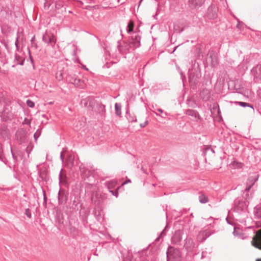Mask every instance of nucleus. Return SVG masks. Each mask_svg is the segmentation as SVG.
<instances>
[{
  "instance_id": "64",
  "label": "nucleus",
  "mask_w": 261,
  "mask_h": 261,
  "mask_svg": "<svg viewBox=\"0 0 261 261\" xmlns=\"http://www.w3.org/2000/svg\"><path fill=\"white\" fill-rule=\"evenodd\" d=\"M165 115H166V116H167V113H165Z\"/></svg>"
},
{
  "instance_id": "26",
  "label": "nucleus",
  "mask_w": 261,
  "mask_h": 261,
  "mask_svg": "<svg viewBox=\"0 0 261 261\" xmlns=\"http://www.w3.org/2000/svg\"><path fill=\"white\" fill-rule=\"evenodd\" d=\"M106 184L108 189L110 191L112 190L111 189L115 187L116 182L115 181H110L107 182Z\"/></svg>"
},
{
  "instance_id": "36",
  "label": "nucleus",
  "mask_w": 261,
  "mask_h": 261,
  "mask_svg": "<svg viewBox=\"0 0 261 261\" xmlns=\"http://www.w3.org/2000/svg\"><path fill=\"white\" fill-rule=\"evenodd\" d=\"M31 119H28L27 118H25L23 122H22V124L23 125H30L31 124Z\"/></svg>"
},
{
  "instance_id": "45",
  "label": "nucleus",
  "mask_w": 261,
  "mask_h": 261,
  "mask_svg": "<svg viewBox=\"0 0 261 261\" xmlns=\"http://www.w3.org/2000/svg\"><path fill=\"white\" fill-rule=\"evenodd\" d=\"M233 234L234 236H237L238 235V232L236 230V228L235 227H234V230L233 231Z\"/></svg>"
},
{
  "instance_id": "19",
  "label": "nucleus",
  "mask_w": 261,
  "mask_h": 261,
  "mask_svg": "<svg viewBox=\"0 0 261 261\" xmlns=\"http://www.w3.org/2000/svg\"><path fill=\"white\" fill-rule=\"evenodd\" d=\"M95 105L96 106L95 111L101 116H103L106 113L105 106L100 102H96Z\"/></svg>"
},
{
  "instance_id": "53",
  "label": "nucleus",
  "mask_w": 261,
  "mask_h": 261,
  "mask_svg": "<svg viewBox=\"0 0 261 261\" xmlns=\"http://www.w3.org/2000/svg\"><path fill=\"white\" fill-rule=\"evenodd\" d=\"M157 111L160 112L161 113H163L164 112V111L161 109H158Z\"/></svg>"
},
{
  "instance_id": "61",
  "label": "nucleus",
  "mask_w": 261,
  "mask_h": 261,
  "mask_svg": "<svg viewBox=\"0 0 261 261\" xmlns=\"http://www.w3.org/2000/svg\"><path fill=\"white\" fill-rule=\"evenodd\" d=\"M191 217H193V214H191Z\"/></svg>"
},
{
  "instance_id": "30",
  "label": "nucleus",
  "mask_w": 261,
  "mask_h": 261,
  "mask_svg": "<svg viewBox=\"0 0 261 261\" xmlns=\"http://www.w3.org/2000/svg\"><path fill=\"white\" fill-rule=\"evenodd\" d=\"M2 153H3V150H2V148L0 147V161H2L6 165H7L8 161L6 160L5 158L3 156Z\"/></svg>"
},
{
  "instance_id": "44",
  "label": "nucleus",
  "mask_w": 261,
  "mask_h": 261,
  "mask_svg": "<svg viewBox=\"0 0 261 261\" xmlns=\"http://www.w3.org/2000/svg\"><path fill=\"white\" fill-rule=\"evenodd\" d=\"M15 45L17 49H18V36L16 38V41L15 42Z\"/></svg>"
},
{
  "instance_id": "10",
  "label": "nucleus",
  "mask_w": 261,
  "mask_h": 261,
  "mask_svg": "<svg viewBox=\"0 0 261 261\" xmlns=\"http://www.w3.org/2000/svg\"><path fill=\"white\" fill-rule=\"evenodd\" d=\"M79 170L84 180L88 179L91 177L93 178V171L92 170H89L85 167H82V165L79 166Z\"/></svg>"
},
{
  "instance_id": "37",
  "label": "nucleus",
  "mask_w": 261,
  "mask_h": 261,
  "mask_svg": "<svg viewBox=\"0 0 261 261\" xmlns=\"http://www.w3.org/2000/svg\"><path fill=\"white\" fill-rule=\"evenodd\" d=\"M25 214L29 218H31V217H32V214H31V211L29 208L25 209Z\"/></svg>"
},
{
  "instance_id": "50",
  "label": "nucleus",
  "mask_w": 261,
  "mask_h": 261,
  "mask_svg": "<svg viewBox=\"0 0 261 261\" xmlns=\"http://www.w3.org/2000/svg\"><path fill=\"white\" fill-rule=\"evenodd\" d=\"M43 198H44V201H46V199H47V197L45 195V191H43Z\"/></svg>"
},
{
  "instance_id": "11",
  "label": "nucleus",
  "mask_w": 261,
  "mask_h": 261,
  "mask_svg": "<svg viewBox=\"0 0 261 261\" xmlns=\"http://www.w3.org/2000/svg\"><path fill=\"white\" fill-rule=\"evenodd\" d=\"M189 81L191 85H196L198 82L199 79V74L197 72H195L193 70H189Z\"/></svg>"
},
{
  "instance_id": "25",
  "label": "nucleus",
  "mask_w": 261,
  "mask_h": 261,
  "mask_svg": "<svg viewBox=\"0 0 261 261\" xmlns=\"http://www.w3.org/2000/svg\"><path fill=\"white\" fill-rule=\"evenodd\" d=\"M126 117L129 122H134L137 121V118L136 116L128 113V111L126 112Z\"/></svg>"
},
{
  "instance_id": "9",
  "label": "nucleus",
  "mask_w": 261,
  "mask_h": 261,
  "mask_svg": "<svg viewBox=\"0 0 261 261\" xmlns=\"http://www.w3.org/2000/svg\"><path fill=\"white\" fill-rule=\"evenodd\" d=\"M218 8L213 5H210L206 13V16L210 20H215L218 17Z\"/></svg>"
},
{
  "instance_id": "13",
  "label": "nucleus",
  "mask_w": 261,
  "mask_h": 261,
  "mask_svg": "<svg viewBox=\"0 0 261 261\" xmlns=\"http://www.w3.org/2000/svg\"><path fill=\"white\" fill-rule=\"evenodd\" d=\"M205 0H188V5L192 10H197L202 6Z\"/></svg>"
},
{
  "instance_id": "22",
  "label": "nucleus",
  "mask_w": 261,
  "mask_h": 261,
  "mask_svg": "<svg viewBox=\"0 0 261 261\" xmlns=\"http://www.w3.org/2000/svg\"><path fill=\"white\" fill-rule=\"evenodd\" d=\"M185 243L184 244V247L188 251H191L194 247V244L193 240L191 239H185Z\"/></svg>"
},
{
  "instance_id": "3",
  "label": "nucleus",
  "mask_w": 261,
  "mask_h": 261,
  "mask_svg": "<svg viewBox=\"0 0 261 261\" xmlns=\"http://www.w3.org/2000/svg\"><path fill=\"white\" fill-rule=\"evenodd\" d=\"M72 67H69L66 70H58L56 74V79L60 81L65 79L67 82L74 85L76 87L83 88V81L77 77L75 74L72 72Z\"/></svg>"
},
{
  "instance_id": "38",
  "label": "nucleus",
  "mask_w": 261,
  "mask_h": 261,
  "mask_svg": "<svg viewBox=\"0 0 261 261\" xmlns=\"http://www.w3.org/2000/svg\"><path fill=\"white\" fill-rule=\"evenodd\" d=\"M66 151V149L63 148L62 151L60 153V159L63 163H64V156H63V153L64 152Z\"/></svg>"
},
{
  "instance_id": "32",
  "label": "nucleus",
  "mask_w": 261,
  "mask_h": 261,
  "mask_svg": "<svg viewBox=\"0 0 261 261\" xmlns=\"http://www.w3.org/2000/svg\"><path fill=\"white\" fill-rule=\"evenodd\" d=\"M232 166L235 168H241L242 167L243 165L241 163H239L237 161H234L232 163Z\"/></svg>"
},
{
  "instance_id": "24",
  "label": "nucleus",
  "mask_w": 261,
  "mask_h": 261,
  "mask_svg": "<svg viewBox=\"0 0 261 261\" xmlns=\"http://www.w3.org/2000/svg\"><path fill=\"white\" fill-rule=\"evenodd\" d=\"M235 103L238 104L240 106L242 107H249L252 110V111H254V108L253 105L249 103L243 101H236Z\"/></svg>"
},
{
  "instance_id": "28",
  "label": "nucleus",
  "mask_w": 261,
  "mask_h": 261,
  "mask_svg": "<svg viewBox=\"0 0 261 261\" xmlns=\"http://www.w3.org/2000/svg\"><path fill=\"white\" fill-rule=\"evenodd\" d=\"M11 153L12 154L13 162L14 164H16L17 162L18 158L17 155H16L15 153L13 151L12 147H11Z\"/></svg>"
},
{
  "instance_id": "31",
  "label": "nucleus",
  "mask_w": 261,
  "mask_h": 261,
  "mask_svg": "<svg viewBox=\"0 0 261 261\" xmlns=\"http://www.w3.org/2000/svg\"><path fill=\"white\" fill-rule=\"evenodd\" d=\"M176 69L179 72V74H180L181 78L182 81L184 82V79H186V76L184 75L182 71H181V70L180 69V68L178 65H176Z\"/></svg>"
},
{
  "instance_id": "52",
  "label": "nucleus",
  "mask_w": 261,
  "mask_h": 261,
  "mask_svg": "<svg viewBox=\"0 0 261 261\" xmlns=\"http://www.w3.org/2000/svg\"><path fill=\"white\" fill-rule=\"evenodd\" d=\"M226 220L228 224L232 225V223L230 222V221L228 220L227 218H226Z\"/></svg>"
},
{
  "instance_id": "29",
  "label": "nucleus",
  "mask_w": 261,
  "mask_h": 261,
  "mask_svg": "<svg viewBox=\"0 0 261 261\" xmlns=\"http://www.w3.org/2000/svg\"><path fill=\"white\" fill-rule=\"evenodd\" d=\"M41 134V129H37L36 132L34 134V138L35 141L37 140V139L40 137V135Z\"/></svg>"
},
{
  "instance_id": "46",
  "label": "nucleus",
  "mask_w": 261,
  "mask_h": 261,
  "mask_svg": "<svg viewBox=\"0 0 261 261\" xmlns=\"http://www.w3.org/2000/svg\"><path fill=\"white\" fill-rule=\"evenodd\" d=\"M205 254H206V252L202 251L201 254V258H204L206 257Z\"/></svg>"
},
{
  "instance_id": "16",
  "label": "nucleus",
  "mask_w": 261,
  "mask_h": 261,
  "mask_svg": "<svg viewBox=\"0 0 261 261\" xmlns=\"http://www.w3.org/2000/svg\"><path fill=\"white\" fill-rule=\"evenodd\" d=\"M185 113L187 115L193 117L194 119L193 120L194 121H198V120H201L202 119L198 112L196 110L188 109L186 111Z\"/></svg>"
},
{
  "instance_id": "1",
  "label": "nucleus",
  "mask_w": 261,
  "mask_h": 261,
  "mask_svg": "<svg viewBox=\"0 0 261 261\" xmlns=\"http://www.w3.org/2000/svg\"><path fill=\"white\" fill-rule=\"evenodd\" d=\"M258 177L255 176L249 177L246 182V187L243 191L244 195L236 198L233 202V210L239 214H245L247 212L248 205V200L252 197L254 190L251 188L257 180Z\"/></svg>"
},
{
  "instance_id": "40",
  "label": "nucleus",
  "mask_w": 261,
  "mask_h": 261,
  "mask_svg": "<svg viewBox=\"0 0 261 261\" xmlns=\"http://www.w3.org/2000/svg\"><path fill=\"white\" fill-rule=\"evenodd\" d=\"M110 192H111L113 195L115 196L116 197H118V191L116 190L114 191L113 190H110Z\"/></svg>"
},
{
  "instance_id": "4",
  "label": "nucleus",
  "mask_w": 261,
  "mask_h": 261,
  "mask_svg": "<svg viewBox=\"0 0 261 261\" xmlns=\"http://www.w3.org/2000/svg\"><path fill=\"white\" fill-rule=\"evenodd\" d=\"M181 253L178 249L169 246L166 251L167 261H180Z\"/></svg>"
},
{
  "instance_id": "33",
  "label": "nucleus",
  "mask_w": 261,
  "mask_h": 261,
  "mask_svg": "<svg viewBox=\"0 0 261 261\" xmlns=\"http://www.w3.org/2000/svg\"><path fill=\"white\" fill-rule=\"evenodd\" d=\"M169 228L168 225H167L164 229L162 230V231L161 232L160 236L162 237H163L165 236L166 234V232L168 231Z\"/></svg>"
},
{
  "instance_id": "60",
  "label": "nucleus",
  "mask_w": 261,
  "mask_h": 261,
  "mask_svg": "<svg viewBox=\"0 0 261 261\" xmlns=\"http://www.w3.org/2000/svg\"><path fill=\"white\" fill-rule=\"evenodd\" d=\"M156 14H155V15H153V17H154V18H156Z\"/></svg>"
},
{
  "instance_id": "42",
  "label": "nucleus",
  "mask_w": 261,
  "mask_h": 261,
  "mask_svg": "<svg viewBox=\"0 0 261 261\" xmlns=\"http://www.w3.org/2000/svg\"><path fill=\"white\" fill-rule=\"evenodd\" d=\"M148 124V121H146L144 123H142L140 124V126L141 127L143 128L146 126V125Z\"/></svg>"
},
{
  "instance_id": "15",
  "label": "nucleus",
  "mask_w": 261,
  "mask_h": 261,
  "mask_svg": "<svg viewBox=\"0 0 261 261\" xmlns=\"http://www.w3.org/2000/svg\"><path fill=\"white\" fill-rule=\"evenodd\" d=\"M207 56L211 59L212 66L213 67L216 66L218 64V59L217 53L213 50L210 51L207 54Z\"/></svg>"
},
{
  "instance_id": "51",
  "label": "nucleus",
  "mask_w": 261,
  "mask_h": 261,
  "mask_svg": "<svg viewBox=\"0 0 261 261\" xmlns=\"http://www.w3.org/2000/svg\"><path fill=\"white\" fill-rule=\"evenodd\" d=\"M32 46L34 47L35 48H37V44L36 43H33V44H32Z\"/></svg>"
},
{
  "instance_id": "23",
  "label": "nucleus",
  "mask_w": 261,
  "mask_h": 261,
  "mask_svg": "<svg viewBox=\"0 0 261 261\" xmlns=\"http://www.w3.org/2000/svg\"><path fill=\"white\" fill-rule=\"evenodd\" d=\"M121 107L122 106L120 103H116L115 104V111L116 116L119 117L121 116Z\"/></svg>"
},
{
  "instance_id": "18",
  "label": "nucleus",
  "mask_w": 261,
  "mask_h": 261,
  "mask_svg": "<svg viewBox=\"0 0 261 261\" xmlns=\"http://www.w3.org/2000/svg\"><path fill=\"white\" fill-rule=\"evenodd\" d=\"M200 97L204 101H208L211 97V93L208 89H203L200 93Z\"/></svg>"
},
{
  "instance_id": "17",
  "label": "nucleus",
  "mask_w": 261,
  "mask_h": 261,
  "mask_svg": "<svg viewBox=\"0 0 261 261\" xmlns=\"http://www.w3.org/2000/svg\"><path fill=\"white\" fill-rule=\"evenodd\" d=\"M252 243L254 247L261 250V232L255 236Z\"/></svg>"
},
{
  "instance_id": "62",
  "label": "nucleus",
  "mask_w": 261,
  "mask_h": 261,
  "mask_svg": "<svg viewBox=\"0 0 261 261\" xmlns=\"http://www.w3.org/2000/svg\"><path fill=\"white\" fill-rule=\"evenodd\" d=\"M211 151H213V152H214V151L213 150V149H211Z\"/></svg>"
},
{
  "instance_id": "49",
  "label": "nucleus",
  "mask_w": 261,
  "mask_h": 261,
  "mask_svg": "<svg viewBox=\"0 0 261 261\" xmlns=\"http://www.w3.org/2000/svg\"><path fill=\"white\" fill-rule=\"evenodd\" d=\"M110 66L109 65V63H107L106 64H105L103 66V68H109Z\"/></svg>"
},
{
  "instance_id": "39",
  "label": "nucleus",
  "mask_w": 261,
  "mask_h": 261,
  "mask_svg": "<svg viewBox=\"0 0 261 261\" xmlns=\"http://www.w3.org/2000/svg\"><path fill=\"white\" fill-rule=\"evenodd\" d=\"M187 101H188L187 104L188 105L189 107H194V106L195 105V103L193 102V101H192L189 99H188Z\"/></svg>"
},
{
  "instance_id": "14",
  "label": "nucleus",
  "mask_w": 261,
  "mask_h": 261,
  "mask_svg": "<svg viewBox=\"0 0 261 261\" xmlns=\"http://www.w3.org/2000/svg\"><path fill=\"white\" fill-rule=\"evenodd\" d=\"M93 215L98 222L101 223L103 221L102 210L101 207H95L93 211Z\"/></svg>"
},
{
  "instance_id": "34",
  "label": "nucleus",
  "mask_w": 261,
  "mask_h": 261,
  "mask_svg": "<svg viewBox=\"0 0 261 261\" xmlns=\"http://www.w3.org/2000/svg\"><path fill=\"white\" fill-rule=\"evenodd\" d=\"M62 172V169H61V170L60 171V174H59V181H60V182H63L64 180H65V179L66 178V175H63Z\"/></svg>"
},
{
  "instance_id": "27",
  "label": "nucleus",
  "mask_w": 261,
  "mask_h": 261,
  "mask_svg": "<svg viewBox=\"0 0 261 261\" xmlns=\"http://www.w3.org/2000/svg\"><path fill=\"white\" fill-rule=\"evenodd\" d=\"M200 202L201 203H205L208 201V198L203 195H201L199 196Z\"/></svg>"
},
{
  "instance_id": "41",
  "label": "nucleus",
  "mask_w": 261,
  "mask_h": 261,
  "mask_svg": "<svg viewBox=\"0 0 261 261\" xmlns=\"http://www.w3.org/2000/svg\"><path fill=\"white\" fill-rule=\"evenodd\" d=\"M256 216L261 218V208H258L256 213Z\"/></svg>"
},
{
  "instance_id": "12",
  "label": "nucleus",
  "mask_w": 261,
  "mask_h": 261,
  "mask_svg": "<svg viewBox=\"0 0 261 261\" xmlns=\"http://www.w3.org/2000/svg\"><path fill=\"white\" fill-rule=\"evenodd\" d=\"M183 231L180 230H176L171 238L172 243L174 245H179L182 239Z\"/></svg>"
},
{
  "instance_id": "55",
  "label": "nucleus",
  "mask_w": 261,
  "mask_h": 261,
  "mask_svg": "<svg viewBox=\"0 0 261 261\" xmlns=\"http://www.w3.org/2000/svg\"><path fill=\"white\" fill-rule=\"evenodd\" d=\"M24 63V61H22L20 63H19L20 65H23Z\"/></svg>"
},
{
  "instance_id": "43",
  "label": "nucleus",
  "mask_w": 261,
  "mask_h": 261,
  "mask_svg": "<svg viewBox=\"0 0 261 261\" xmlns=\"http://www.w3.org/2000/svg\"><path fill=\"white\" fill-rule=\"evenodd\" d=\"M131 182V180L130 179H128L127 180L124 181L122 184H121V186H124L128 183H130Z\"/></svg>"
},
{
  "instance_id": "59",
  "label": "nucleus",
  "mask_w": 261,
  "mask_h": 261,
  "mask_svg": "<svg viewBox=\"0 0 261 261\" xmlns=\"http://www.w3.org/2000/svg\"><path fill=\"white\" fill-rule=\"evenodd\" d=\"M59 222L60 223H63V221H61V220H59Z\"/></svg>"
},
{
  "instance_id": "21",
  "label": "nucleus",
  "mask_w": 261,
  "mask_h": 261,
  "mask_svg": "<svg viewBox=\"0 0 261 261\" xmlns=\"http://www.w3.org/2000/svg\"><path fill=\"white\" fill-rule=\"evenodd\" d=\"M134 22L133 20H130L128 21L127 25V28H126L127 33L128 34H130V36H132V34L135 32H138V33L139 32L140 34L141 35V33H140V31H134Z\"/></svg>"
},
{
  "instance_id": "57",
  "label": "nucleus",
  "mask_w": 261,
  "mask_h": 261,
  "mask_svg": "<svg viewBox=\"0 0 261 261\" xmlns=\"http://www.w3.org/2000/svg\"><path fill=\"white\" fill-rule=\"evenodd\" d=\"M240 23V22L239 21H238V23L237 25V28H239V23Z\"/></svg>"
},
{
  "instance_id": "48",
  "label": "nucleus",
  "mask_w": 261,
  "mask_h": 261,
  "mask_svg": "<svg viewBox=\"0 0 261 261\" xmlns=\"http://www.w3.org/2000/svg\"><path fill=\"white\" fill-rule=\"evenodd\" d=\"M39 177H40L42 180H44V177L43 175L41 173H40V172H39Z\"/></svg>"
},
{
  "instance_id": "8",
  "label": "nucleus",
  "mask_w": 261,
  "mask_h": 261,
  "mask_svg": "<svg viewBox=\"0 0 261 261\" xmlns=\"http://www.w3.org/2000/svg\"><path fill=\"white\" fill-rule=\"evenodd\" d=\"M58 203L59 205H65L68 198V193L65 190L60 189L58 194Z\"/></svg>"
},
{
  "instance_id": "63",
  "label": "nucleus",
  "mask_w": 261,
  "mask_h": 261,
  "mask_svg": "<svg viewBox=\"0 0 261 261\" xmlns=\"http://www.w3.org/2000/svg\"><path fill=\"white\" fill-rule=\"evenodd\" d=\"M123 3H124V2H121V4H123Z\"/></svg>"
},
{
  "instance_id": "54",
  "label": "nucleus",
  "mask_w": 261,
  "mask_h": 261,
  "mask_svg": "<svg viewBox=\"0 0 261 261\" xmlns=\"http://www.w3.org/2000/svg\"><path fill=\"white\" fill-rule=\"evenodd\" d=\"M94 37H95L97 39H98V40L99 42H100V39L98 38V37H97V36H96V35H95V36H94Z\"/></svg>"
},
{
  "instance_id": "2",
  "label": "nucleus",
  "mask_w": 261,
  "mask_h": 261,
  "mask_svg": "<svg viewBox=\"0 0 261 261\" xmlns=\"http://www.w3.org/2000/svg\"><path fill=\"white\" fill-rule=\"evenodd\" d=\"M141 38L139 32H135L132 36L125 37L122 42L118 41L117 48L119 52L122 55H126L139 47L141 45Z\"/></svg>"
},
{
  "instance_id": "6",
  "label": "nucleus",
  "mask_w": 261,
  "mask_h": 261,
  "mask_svg": "<svg viewBox=\"0 0 261 261\" xmlns=\"http://www.w3.org/2000/svg\"><path fill=\"white\" fill-rule=\"evenodd\" d=\"M44 42L53 46L56 43V39L54 35L51 32H46L42 36Z\"/></svg>"
},
{
  "instance_id": "35",
  "label": "nucleus",
  "mask_w": 261,
  "mask_h": 261,
  "mask_svg": "<svg viewBox=\"0 0 261 261\" xmlns=\"http://www.w3.org/2000/svg\"><path fill=\"white\" fill-rule=\"evenodd\" d=\"M27 104L28 106L30 108H34L35 106L34 102L30 99H28L27 100Z\"/></svg>"
},
{
  "instance_id": "20",
  "label": "nucleus",
  "mask_w": 261,
  "mask_h": 261,
  "mask_svg": "<svg viewBox=\"0 0 261 261\" xmlns=\"http://www.w3.org/2000/svg\"><path fill=\"white\" fill-rule=\"evenodd\" d=\"M65 164L69 169H72L74 166V160L71 155H68Z\"/></svg>"
},
{
  "instance_id": "58",
  "label": "nucleus",
  "mask_w": 261,
  "mask_h": 261,
  "mask_svg": "<svg viewBox=\"0 0 261 261\" xmlns=\"http://www.w3.org/2000/svg\"><path fill=\"white\" fill-rule=\"evenodd\" d=\"M84 68L86 70H88V68H87L85 66H84Z\"/></svg>"
},
{
  "instance_id": "7",
  "label": "nucleus",
  "mask_w": 261,
  "mask_h": 261,
  "mask_svg": "<svg viewBox=\"0 0 261 261\" xmlns=\"http://www.w3.org/2000/svg\"><path fill=\"white\" fill-rule=\"evenodd\" d=\"M251 74L255 82H261V64H257L251 70Z\"/></svg>"
},
{
  "instance_id": "5",
  "label": "nucleus",
  "mask_w": 261,
  "mask_h": 261,
  "mask_svg": "<svg viewBox=\"0 0 261 261\" xmlns=\"http://www.w3.org/2000/svg\"><path fill=\"white\" fill-rule=\"evenodd\" d=\"M81 105L87 108L89 110H93L95 106V100L92 96H88L81 100Z\"/></svg>"
},
{
  "instance_id": "56",
  "label": "nucleus",
  "mask_w": 261,
  "mask_h": 261,
  "mask_svg": "<svg viewBox=\"0 0 261 261\" xmlns=\"http://www.w3.org/2000/svg\"><path fill=\"white\" fill-rule=\"evenodd\" d=\"M177 47H178V46H175L174 48V50H173V51L172 53H173L174 51H175Z\"/></svg>"
},
{
  "instance_id": "47",
  "label": "nucleus",
  "mask_w": 261,
  "mask_h": 261,
  "mask_svg": "<svg viewBox=\"0 0 261 261\" xmlns=\"http://www.w3.org/2000/svg\"><path fill=\"white\" fill-rule=\"evenodd\" d=\"M35 36H34L32 38V39H31V44H33V43H35Z\"/></svg>"
}]
</instances>
